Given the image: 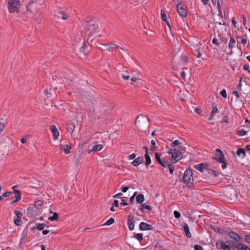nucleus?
<instances>
[{"label": "nucleus", "instance_id": "obj_1", "mask_svg": "<svg viewBox=\"0 0 250 250\" xmlns=\"http://www.w3.org/2000/svg\"><path fill=\"white\" fill-rule=\"evenodd\" d=\"M21 4L19 0H10L8 2V8L10 13L17 12L20 11Z\"/></svg>", "mask_w": 250, "mask_h": 250}, {"label": "nucleus", "instance_id": "obj_2", "mask_svg": "<svg viewBox=\"0 0 250 250\" xmlns=\"http://www.w3.org/2000/svg\"><path fill=\"white\" fill-rule=\"evenodd\" d=\"M192 172L190 169L185 171L183 176V181L187 185L192 184Z\"/></svg>", "mask_w": 250, "mask_h": 250}, {"label": "nucleus", "instance_id": "obj_3", "mask_svg": "<svg viewBox=\"0 0 250 250\" xmlns=\"http://www.w3.org/2000/svg\"><path fill=\"white\" fill-rule=\"evenodd\" d=\"M148 123V118L143 115L139 116L135 121V124L140 126H147Z\"/></svg>", "mask_w": 250, "mask_h": 250}, {"label": "nucleus", "instance_id": "obj_4", "mask_svg": "<svg viewBox=\"0 0 250 250\" xmlns=\"http://www.w3.org/2000/svg\"><path fill=\"white\" fill-rule=\"evenodd\" d=\"M177 10L179 15L182 18H186L187 16V12L186 6L183 4H178L177 5Z\"/></svg>", "mask_w": 250, "mask_h": 250}, {"label": "nucleus", "instance_id": "obj_5", "mask_svg": "<svg viewBox=\"0 0 250 250\" xmlns=\"http://www.w3.org/2000/svg\"><path fill=\"white\" fill-rule=\"evenodd\" d=\"M217 153L216 156L213 157L212 159L216 160L217 162L221 163H224V156L223 154L222 151L219 149H216Z\"/></svg>", "mask_w": 250, "mask_h": 250}, {"label": "nucleus", "instance_id": "obj_6", "mask_svg": "<svg viewBox=\"0 0 250 250\" xmlns=\"http://www.w3.org/2000/svg\"><path fill=\"white\" fill-rule=\"evenodd\" d=\"M87 31L89 32V34L97 33L99 32V29L98 26L96 27L93 23H89L87 26Z\"/></svg>", "mask_w": 250, "mask_h": 250}, {"label": "nucleus", "instance_id": "obj_7", "mask_svg": "<svg viewBox=\"0 0 250 250\" xmlns=\"http://www.w3.org/2000/svg\"><path fill=\"white\" fill-rule=\"evenodd\" d=\"M216 247L218 249L221 250H229L230 247L225 244L224 242L219 240L216 243Z\"/></svg>", "mask_w": 250, "mask_h": 250}, {"label": "nucleus", "instance_id": "obj_8", "mask_svg": "<svg viewBox=\"0 0 250 250\" xmlns=\"http://www.w3.org/2000/svg\"><path fill=\"white\" fill-rule=\"evenodd\" d=\"M171 155L172 158H174V159L175 160V163L181 160L183 157L182 153L176 149H174L173 150V152H171Z\"/></svg>", "mask_w": 250, "mask_h": 250}, {"label": "nucleus", "instance_id": "obj_9", "mask_svg": "<svg viewBox=\"0 0 250 250\" xmlns=\"http://www.w3.org/2000/svg\"><path fill=\"white\" fill-rule=\"evenodd\" d=\"M232 246L238 250H250V248L249 247L240 243H233Z\"/></svg>", "mask_w": 250, "mask_h": 250}, {"label": "nucleus", "instance_id": "obj_10", "mask_svg": "<svg viewBox=\"0 0 250 250\" xmlns=\"http://www.w3.org/2000/svg\"><path fill=\"white\" fill-rule=\"evenodd\" d=\"M229 236L233 239L234 241L231 242V245H232V243H239V240L240 239V237L234 232L231 231L229 233Z\"/></svg>", "mask_w": 250, "mask_h": 250}, {"label": "nucleus", "instance_id": "obj_11", "mask_svg": "<svg viewBox=\"0 0 250 250\" xmlns=\"http://www.w3.org/2000/svg\"><path fill=\"white\" fill-rule=\"evenodd\" d=\"M50 129L53 134L54 139L55 140H57L58 139L60 133L57 127L55 125H52L50 126Z\"/></svg>", "mask_w": 250, "mask_h": 250}, {"label": "nucleus", "instance_id": "obj_12", "mask_svg": "<svg viewBox=\"0 0 250 250\" xmlns=\"http://www.w3.org/2000/svg\"><path fill=\"white\" fill-rule=\"evenodd\" d=\"M194 168L199 171L203 172L205 170L207 169L208 165L206 164L201 163L194 166Z\"/></svg>", "mask_w": 250, "mask_h": 250}, {"label": "nucleus", "instance_id": "obj_13", "mask_svg": "<svg viewBox=\"0 0 250 250\" xmlns=\"http://www.w3.org/2000/svg\"><path fill=\"white\" fill-rule=\"evenodd\" d=\"M141 230H150L152 229V226L146 223L141 222L139 226Z\"/></svg>", "mask_w": 250, "mask_h": 250}, {"label": "nucleus", "instance_id": "obj_14", "mask_svg": "<svg viewBox=\"0 0 250 250\" xmlns=\"http://www.w3.org/2000/svg\"><path fill=\"white\" fill-rule=\"evenodd\" d=\"M144 162L143 157H139L135 159L132 163L131 165L134 167H137L141 164Z\"/></svg>", "mask_w": 250, "mask_h": 250}, {"label": "nucleus", "instance_id": "obj_15", "mask_svg": "<svg viewBox=\"0 0 250 250\" xmlns=\"http://www.w3.org/2000/svg\"><path fill=\"white\" fill-rule=\"evenodd\" d=\"M161 17L162 20L163 21H165L167 23V25L169 27H170V25L168 20V19L167 18L166 13V12H165L164 10H163V9L161 10Z\"/></svg>", "mask_w": 250, "mask_h": 250}, {"label": "nucleus", "instance_id": "obj_16", "mask_svg": "<svg viewBox=\"0 0 250 250\" xmlns=\"http://www.w3.org/2000/svg\"><path fill=\"white\" fill-rule=\"evenodd\" d=\"M54 16L57 17L58 19L62 18L63 20L68 19V16L62 11H59L57 13L55 14Z\"/></svg>", "mask_w": 250, "mask_h": 250}, {"label": "nucleus", "instance_id": "obj_17", "mask_svg": "<svg viewBox=\"0 0 250 250\" xmlns=\"http://www.w3.org/2000/svg\"><path fill=\"white\" fill-rule=\"evenodd\" d=\"M155 158L157 162L160 164L163 167H166L167 166V163L163 161L160 158V155L159 153H155Z\"/></svg>", "mask_w": 250, "mask_h": 250}, {"label": "nucleus", "instance_id": "obj_18", "mask_svg": "<svg viewBox=\"0 0 250 250\" xmlns=\"http://www.w3.org/2000/svg\"><path fill=\"white\" fill-rule=\"evenodd\" d=\"M127 224L129 230H132L134 228V221L130 216H128Z\"/></svg>", "mask_w": 250, "mask_h": 250}, {"label": "nucleus", "instance_id": "obj_19", "mask_svg": "<svg viewBox=\"0 0 250 250\" xmlns=\"http://www.w3.org/2000/svg\"><path fill=\"white\" fill-rule=\"evenodd\" d=\"M145 158L146 159V167H147V166L151 164V161L150 157L149 155L148 154V148H146V153L145 154Z\"/></svg>", "mask_w": 250, "mask_h": 250}, {"label": "nucleus", "instance_id": "obj_20", "mask_svg": "<svg viewBox=\"0 0 250 250\" xmlns=\"http://www.w3.org/2000/svg\"><path fill=\"white\" fill-rule=\"evenodd\" d=\"M95 145L93 146L92 150L97 152L101 150L103 148V146L101 144H97V142L95 143Z\"/></svg>", "mask_w": 250, "mask_h": 250}, {"label": "nucleus", "instance_id": "obj_21", "mask_svg": "<svg viewBox=\"0 0 250 250\" xmlns=\"http://www.w3.org/2000/svg\"><path fill=\"white\" fill-rule=\"evenodd\" d=\"M183 229L186 236L188 238H190L191 237V234L189 231L188 226L187 224H184Z\"/></svg>", "mask_w": 250, "mask_h": 250}, {"label": "nucleus", "instance_id": "obj_22", "mask_svg": "<svg viewBox=\"0 0 250 250\" xmlns=\"http://www.w3.org/2000/svg\"><path fill=\"white\" fill-rule=\"evenodd\" d=\"M60 147L61 149L64 150L65 154H68L70 153L69 149L71 148V147L67 145L62 144L60 146Z\"/></svg>", "mask_w": 250, "mask_h": 250}, {"label": "nucleus", "instance_id": "obj_23", "mask_svg": "<svg viewBox=\"0 0 250 250\" xmlns=\"http://www.w3.org/2000/svg\"><path fill=\"white\" fill-rule=\"evenodd\" d=\"M50 212L53 213V215L52 216H50L48 217V220L51 221H53L55 220H57L59 218V214L57 212H53L51 210H50Z\"/></svg>", "mask_w": 250, "mask_h": 250}, {"label": "nucleus", "instance_id": "obj_24", "mask_svg": "<svg viewBox=\"0 0 250 250\" xmlns=\"http://www.w3.org/2000/svg\"><path fill=\"white\" fill-rule=\"evenodd\" d=\"M145 200L144 196L142 194L137 195L136 197V200L137 203L142 204Z\"/></svg>", "mask_w": 250, "mask_h": 250}, {"label": "nucleus", "instance_id": "obj_25", "mask_svg": "<svg viewBox=\"0 0 250 250\" xmlns=\"http://www.w3.org/2000/svg\"><path fill=\"white\" fill-rule=\"evenodd\" d=\"M236 153L238 156L241 157L242 158H244L245 156V150L243 148H238Z\"/></svg>", "mask_w": 250, "mask_h": 250}, {"label": "nucleus", "instance_id": "obj_26", "mask_svg": "<svg viewBox=\"0 0 250 250\" xmlns=\"http://www.w3.org/2000/svg\"><path fill=\"white\" fill-rule=\"evenodd\" d=\"M115 45L116 48H119V46L115 44H112L111 45L109 44H104V46H105V50H107L108 51H113V46Z\"/></svg>", "mask_w": 250, "mask_h": 250}, {"label": "nucleus", "instance_id": "obj_27", "mask_svg": "<svg viewBox=\"0 0 250 250\" xmlns=\"http://www.w3.org/2000/svg\"><path fill=\"white\" fill-rule=\"evenodd\" d=\"M235 40L233 38H231L229 42V49H231L232 48H234L235 46Z\"/></svg>", "mask_w": 250, "mask_h": 250}, {"label": "nucleus", "instance_id": "obj_28", "mask_svg": "<svg viewBox=\"0 0 250 250\" xmlns=\"http://www.w3.org/2000/svg\"><path fill=\"white\" fill-rule=\"evenodd\" d=\"M87 46L83 42V46L81 48L80 51L84 54H86L87 52Z\"/></svg>", "mask_w": 250, "mask_h": 250}, {"label": "nucleus", "instance_id": "obj_29", "mask_svg": "<svg viewBox=\"0 0 250 250\" xmlns=\"http://www.w3.org/2000/svg\"><path fill=\"white\" fill-rule=\"evenodd\" d=\"M16 201H19L21 199V193L20 190H15Z\"/></svg>", "mask_w": 250, "mask_h": 250}, {"label": "nucleus", "instance_id": "obj_30", "mask_svg": "<svg viewBox=\"0 0 250 250\" xmlns=\"http://www.w3.org/2000/svg\"><path fill=\"white\" fill-rule=\"evenodd\" d=\"M44 225L42 224H37L36 225V226L33 228V229H36L39 230H43L44 229Z\"/></svg>", "mask_w": 250, "mask_h": 250}, {"label": "nucleus", "instance_id": "obj_31", "mask_svg": "<svg viewBox=\"0 0 250 250\" xmlns=\"http://www.w3.org/2000/svg\"><path fill=\"white\" fill-rule=\"evenodd\" d=\"M34 4V2L33 1H30L26 6L27 10L29 12H32V7Z\"/></svg>", "mask_w": 250, "mask_h": 250}, {"label": "nucleus", "instance_id": "obj_32", "mask_svg": "<svg viewBox=\"0 0 250 250\" xmlns=\"http://www.w3.org/2000/svg\"><path fill=\"white\" fill-rule=\"evenodd\" d=\"M135 237L139 241L143 239V235L142 233H137L135 235Z\"/></svg>", "mask_w": 250, "mask_h": 250}, {"label": "nucleus", "instance_id": "obj_33", "mask_svg": "<svg viewBox=\"0 0 250 250\" xmlns=\"http://www.w3.org/2000/svg\"><path fill=\"white\" fill-rule=\"evenodd\" d=\"M114 220L113 218H111L108 220H107L104 224V225H111L114 223Z\"/></svg>", "mask_w": 250, "mask_h": 250}, {"label": "nucleus", "instance_id": "obj_34", "mask_svg": "<svg viewBox=\"0 0 250 250\" xmlns=\"http://www.w3.org/2000/svg\"><path fill=\"white\" fill-rule=\"evenodd\" d=\"M247 134V132L243 129L238 131V134L240 136H243Z\"/></svg>", "mask_w": 250, "mask_h": 250}, {"label": "nucleus", "instance_id": "obj_35", "mask_svg": "<svg viewBox=\"0 0 250 250\" xmlns=\"http://www.w3.org/2000/svg\"><path fill=\"white\" fill-rule=\"evenodd\" d=\"M43 202L41 200H38L35 202V206L37 208L42 206Z\"/></svg>", "mask_w": 250, "mask_h": 250}, {"label": "nucleus", "instance_id": "obj_36", "mask_svg": "<svg viewBox=\"0 0 250 250\" xmlns=\"http://www.w3.org/2000/svg\"><path fill=\"white\" fill-rule=\"evenodd\" d=\"M181 143L179 142V140H175L171 144V146H178L181 145Z\"/></svg>", "mask_w": 250, "mask_h": 250}, {"label": "nucleus", "instance_id": "obj_37", "mask_svg": "<svg viewBox=\"0 0 250 250\" xmlns=\"http://www.w3.org/2000/svg\"><path fill=\"white\" fill-rule=\"evenodd\" d=\"M5 128V125L4 123L0 122V136H1V132L3 131Z\"/></svg>", "mask_w": 250, "mask_h": 250}, {"label": "nucleus", "instance_id": "obj_38", "mask_svg": "<svg viewBox=\"0 0 250 250\" xmlns=\"http://www.w3.org/2000/svg\"><path fill=\"white\" fill-rule=\"evenodd\" d=\"M21 218H17L16 219H14V222L15 224L17 226H20L21 225Z\"/></svg>", "mask_w": 250, "mask_h": 250}, {"label": "nucleus", "instance_id": "obj_39", "mask_svg": "<svg viewBox=\"0 0 250 250\" xmlns=\"http://www.w3.org/2000/svg\"><path fill=\"white\" fill-rule=\"evenodd\" d=\"M167 166H168V169L169 170L170 173L171 174H172L174 170V167L173 166H172L171 165H168Z\"/></svg>", "mask_w": 250, "mask_h": 250}, {"label": "nucleus", "instance_id": "obj_40", "mask_svg": "<svg viewBox=\"0 0 250 250\" xmlns=\"http://www.w3.org/2000/svg\"><path fill=\"white\" fill-rule=\"evenodd\" d=\"M244 238L246 242L248 244H250V235H245L244 236Z\"/></svg>", "mask_w": 250, "mask_h": 250}, {"label": "nucleus", "instance_id": "obj_41", "mask_svg": "<svg viewBox=\"0 0 250 250\" xmlns=\"http://www.w3.org/2000/svg\"><path fill=\"white\" fill-rule=\"evenodd\" d=\"M220 94L221 95V96L222 97H223L224 98H227V93H226V91L225 89H223L221 92H220Z\"/></svg>", "mask_w": 250, "mask_h": 250}, {"label": "nucleus", "instance_id": "obj_42", "mask_svg": "<svg viewBox=\"0 0 250 250\" xmlns=\"http://www.w3.org/2000/svg\"><path fill=\"white\" fill-rule=\"evenodd\" d=\"M91 139V137L90 136H86L84 139H83V144H86L87 143V142H88Z\"/></svg>", "mask_w": 250, "mask_h": 250}, {"label": "nucleus", "instance_id": "obj_43", "mask_svg": "<svg viewBox=\"0 0 250 250\" xmlns=\"http://www.w3.org/2000/svg\"><path fill=\"white\" fill-rule=\"evenodd\" d=\"M68 129L69 130L71 131V133H72L75 129V125H70L68 126Z\"/></svg>", "mask_w": 250, "mask_h": 250}, {"label": "nucleus", "instance_id": "obj_44", "mask_svg": "<svg viewBox=\"0 0 250 250\" xmlns=\"http://www.w3.org/2000/svg\"><path fill=\"white\" fill-rule=\"evenodd\" d=\"M195 52L197 53V55H196V58H199L201 57V56H202V54L201 53L199 49H196L195 50Z\"/></svg>", "mask_w": 250, "mask_h": 250}, {"label": "nucleus", "instance_id": "obj_45", "mask_svg": "<svg viewBox=\"0 0 250 250\" xmlns=\"http://www.w3.org/2000/svg\"><path fill=\"white\" fill-rule=\"evenodd\" d=\"M14 212L16 214L18 218H21L22 214L20 211L15 210Z\"/></svg>", "mask_w": 250, "mask_h": 250}, {"label": "nucleus", "instance_id": "obj_46", "mask_svg": "<svg viewBox=\"0 0 250 250\" xmlns=\"http://www.w3.org/2000/svg\"><path fill=\"white\" fill-rule=\"evenodd\" d=\"M194 248L195 250H203L202 247L198 245H195Z\"/></svg>", "mask_w": 250, "mask_h": 250}, {"label": "nucleus", "instance_id": "obj_47", "mask_svg": "<svg viewBox=\"0 0 250 250\" xmlns=\"http://www.w3.org/2000/svg\"><path fill=\"white\" fill-rule=\"evenodd\" d=\"M174 215L176 218H179L180 217V213L176 210L174 211Z\"/></svg>", "mask_w": 250, "mask_h": 250}, {"label": "nucleus", "instance_id": "obj_48", "mask_svg": "<svg viewBox=\"0 0 250 250\" xmlns=\"http://www.w3.org/2000/svg\"><path fill=\"white\" fill-rule=\"evenodd\" d=\"M12 193L11 192H5L3 194V196L6 197H9L12 195Z\"/></svg>", "mask_w": 250, "mask_h": 250}, {"label": "nucleus", "instance_id": "obj_49", "mask_svg": "<svg viewBox=\"0 0 250 250\" xmlns=\"http://www.w3.org/2000/svg\"><path fill=\"white\" fill-rule=\"evenodd\" d=\"M243 68L244 70L248 71L249 73H250V70L249 65L245 64L243 66Z\"/></svg>", "mask_w": 250, "mask_h": 250}, {"label": "nucleus", "instance_id": "obj_50", "mask_svg": "<svg viewBox=\"0 0 250 250\" xmlns=\"http://www.w3.org/2000/svg\"><path fill=\"white\" fill-rule=\"evenodd\" d=\"M212 43L215 44L216 46H219V45L218 40L216 38L213 39Z\"/></svg>", "mask_w": 250, "mask_h": 250}, {"label": "nucleus", "instance_id": "obj_51", "mask_svg": "<svg viewBox=\"0 0 250 250\" xmlns=\"http://www.w3.org/2000/svg\"><path fill=\"white\" fill-rule=\"evenodd\" d=\"M135 157H136V155H135V154L133 153V154H131V155H129V156H128V159H129V160H133V159H135Z\"/></svg>", "mask_w": 250, "mask_h": 250}, {"label": "nucleus", "instance_id": "obj_52", "mask_svg": "<svg viewBox=\"0 0 250 250\" xmlns=\"http://www.w3.org/2000/svg\"><path fill=\"white\" fill-rule=\"evenodd\" d=\"M151 146H152V149H154L155 148V145H156L155 141L154 140H151Z\"/></svg>", "mask_w": 250, "mask_h": 250}, {"label": "nucleus", "instance_id": "obj_53", "mask_svg": "<svg viewBox=\"0 0 250 250\" xmlns=\"http://www.w3.org/2000/svg\"><path fill=\"white\" fill-rule=\"evenodd\" d=\"M122 78L125 80H129L130 77L129 75H123Z\"/></svg>", "mask_w": 250, "mask_h": 250}, {"label": "nucleus", "instance_id": "obj_54", "mask_svg": "<svg viewBox=\"0 0 250 250\" xmlns=\"http://www.w3.org/2000/svg\"><path fill=\"white\" fill-rule=\"evenodd\" d=\"M113 206L116 207H118L119 206V202L118 200H115L113 203Z\"/></svg>", "mask_w": 250, "mask_h": 250}, {"label": "nucleus", "instance_id": "obj_55", "mask_svg": "<svg viewBox=\"0 0 250 250\" xmlns=\"http://www.w3.org/2000/svg\"><path fill=\"white\" fill-rule=\"evenodd\" d=\"M123 195V193H117L116 194V195H114V198H121V196Z\"/></svg>", "mask_w": 250, "mask_h": 250}, {"label": "nucleus", "instance_id": "obj_56", "mask_svg": "<svg viewBox=\"0 0 250 250\" xmlns=\"http://www.w3.org/2000/svg\"><path fill=\"white\" fill-rule=\"evenodd\" d=\"M128 187H124L122 188V191L123 192H125L127 191V190L128 189Z\"/></svg>", "mask_w": 250, "mask_h": 250}, {"label": "nucleus", "instance_id": "obj_57", "mask_svg": "<svg viewBox=\"0 0 250 250\" xmlns=\"http://www.w3.org/2000/svg\"><path fill=\"white\" fill-rule=\"evenodd\" d=\"M217 111H218V108H217V107H215H215H214L213 108L211 113H212V114H214V113H216V112H217Z\"/></svg>", "mask_w": 250, "mask_h": 250}, {"label": "nucleus", "instance_id": "obj_58", "mask_svg": "<svg viewBox=\"0 0 250 250\" xmlns=\"http://www.w3.org/2000/svg\"><path fill=\"white\" fill-rule=\"evenodd\" d=\"M144 208L148 210H151L152 209L151 207L149 205H146Z\"/></svg>", "mask_w": 250, "mask_h": 250}, {"label": "nucleus", "instance_id": "obj_59", "mask_svg": "<svg viewBox=\"0 0 250 250\" xmlns=\"http://www.w3.org/2000/svg\"><path fill=\"white\" fill-rule=\"evenodd\" d=\"M241 43H242L244 44H245L247 42V40L246 39H243L241 41Z\"/></svg>", "mask_w": 250, "mask_h": 250}, {"label": "nucleus", "instance_id": "obj_60", "mask_svg": "<svg viewBox=\"0 0 250 250\" xmlns=\"http://www.w3.org/2000/svg\"><path fill=\"white\" fill-rule=\"evenodd\" d=\"M121 204H122L123 206H126L128 205L127 203H126L125 202V200H124V199H122V203H121Z\"/></svg>", "mask_w": 250, "mask_h": 250}, {"label": "nucleus", "instance_id": "obj_61", "mask_svg": "<svg viewBox=\"0 0 250 250\" xmlns=\"http://www.w3.org/2000/svg\"><path fill=\"white\" fill-rule=\"evenodd\" d=\"M243 24L244 26H246V22H247L246 18L245 17H243Z\"/></svg>", "mask_w": 250, "mask_h": 250}, {"label": "nucleus", "instance_id": "obj_62", "mask_svg": "<svg viewBox=\"0 0 250 250\" xmlns=\"http://www.w3.org/2000/svg\"><path fill=\"white\" fill-rule=\"evenodd\" d=\"M231 22H232V23L234 27H236V22L235 21V20H234V18L232 19Z\"/></svg>", "mask_w": 250, "mask_h": 250}, {"label": "nucleus", "instance_id": "obj_63", "mask_svg": "<svg viewBox=\"0 0 250 250\" xmlns=\"http://www.w3.org/2000/svg\"><path fill=\"white\" fill-rule=\"evenodd\" d=\"M137 80H138V79L135 77H133L131 78V81L133 82H135L137 81Z\"/></svg>", "mask_w": 250, "mask_h": 250}, {"label": "nucleus", "instance_id": "obj_64", "mask_svg": "<svg viewBox=\"0 0 250 250\" xmlns=\"http://www.w3.org/2000/svg\"><path fill=\"white\" fill-rule=\"evenodd\" d=\"M233 94L235 95L237 97H239V94H238V92L236 91H234L233 92Z\"/></svg>", "mask_w": 250, "mask_h": 250}]
</instances>
